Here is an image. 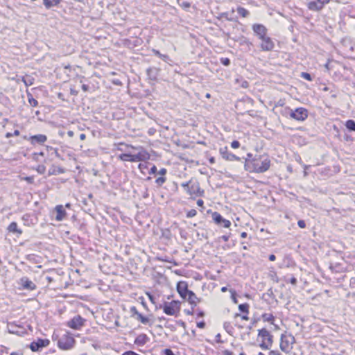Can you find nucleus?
Segmentation results:
<instances>
[{
    "instance_id": "obj_1",
    "label": "nucleus",
    "mask_w": 355,
    "mask_h": 355,
    "mask_svg": "<svg viewBox=\"0 0 355 355\" xmlns=\"http://www.w3.org/2000/svg\"><path fill=\"white\" fill-rule=\"evenodd\" d=\"M131 148L137 151V153H123L119 155V159L123 162H137L146 161L150 159V154L142 146H130Z\"/></svg>"
},
{
    "instance_id": "obj_2",
    "label": "nucleus",
    "mask_w": 355,
    "mask_h": 355,
    "mask_svg": "<svg viewBox=\"0 0 355 355\" xmlns=\"http://www.w3.org/2000/svg\"><path fill=\"white\" fill-rule=\"evenodd\" d=\"M251 170L255 173H264L270 166V160L267 155H259L254 157L250 162Z\"/></svg>"
},
{
    "instance_id": "obj_3",
    "label": "nucleus",
    "mask_w": 355,
    "mask_h": 355,
    "mask_svg": "<svg viewBox=\"0 0 355 355\" xmlns=\"http://www.w3.org/2000/svg\"><path fill=\"white\" fill-rule=\"evenodd\" d=\"M181 187L191 196H202L204 193V191L200 189L199 182L192 179L188 182H182Z\"/></svg>"
},
{
    "instance_id": "obj_4",
    "label": "nucleus",
    "mask_w": 355,
    "mask_h": 355,
    "mask_svg": "<svg viewBox=\"0 0 355 355\" xmlns=\"http://www.w3.org/2000/svg\"><path fill=\"white\" fill-rule=\"evenodd\" d=\"M295 343V338L293 335L291 334H283L280 338V349L282 352L288 354L292 350Z\"/></svg>"
},
{
    "instance_id": "obj_5",
    "label": "nucleus",
    "mask_w": 355,
    "mask_h": 355,
    "mask_svg": "<svg viewBox=\"0 0 355 355\" xmlns=\"http://www.w3.org/2000/svg\"><path fill=\"white\" fill-rule=\"evenodd\" d=\"M159 309H162L163 311L168 315L177 316L180 311V302L176 300H173L170 302H164L160 304Z\"/></svg>"
},
{
    "instance_id": "obj_6",
    "label": "nucleus",
    "mask_w": 355,
    "mask_h": 355,
    "mask_svg": "<svg viewBox=\"0 0 355 355\" xmlns=\"http://www.w3.org/2000/svg\"><path fill=\"white\" fill-rule=\"evenodd\" d=\"M258 336L261 338L259 347L263 349H269L273 343L272 335L266 329L259 330Z\"/></svg>"
},
{
    "instance_id": "obj_7",
    "label": "nucleus",
    "mask_w": 355,
    "mask_h": 355,
    "mask_svg": "<svg viewBox=\"0 0 355 355\" xmlns=\"http://www.w3.org/2000/svg\"><path fill=\"white\" fill-rule=\"evenodd\" d=\"M286 111L289 114L291 118L297 121H303L308 117V111L303 107L296 108L295 110L286 107Z\"/></svg>"
},
{
    "instance_id": "obj_8",
    "label": "nucleus",
    "mask_w": 355,
    "mask_h": 355,
    "mask_svg": "<svg viewBox=\"0 0 355 355\" xmlns=\"http://www.w3.org/2000/svg\"><path fill=\"white\" fill-rule=\"evenodd\" d=\"M74 344L75 339L69 333L62 335L58 342V347L64 350L71 349Z\"/></svg>"
},
{
    "instance_id": "obj_9",
    "label": "nucleus",
    "mask_w": 355,
    "mask_h": 355,
    "mask_svg": "<svg viewBox=\"0 0 355 355\" xmlns=\"http://www.w3.org/2000/svg\"><path fill=\"white\" fill-rule=\"evenodd\" d=\"M50 341L48 339L38 338L31 343L30 348L33 352H37L43 347H47Z\"/></svg>"
},
{
    "instance_id": "obj_10",
    "label": "nucleus",
    "mask_w": 355,
    "mask_h": 355,
    "mask_svg": "<svg viewBox=\"0 0 355 355\" xmlns=\"http://www.w3.org/2000/svg\"><path fill=\"white\" fill-rule=\"evenodd\" d=\"M85 323V320L80 315H76L67 322V326L71 329L78 330Z\"/></svg>"
},
{
    "instance_id": "obj_11",
    "label": "nucleus",
    "mask_w": 355,
    "mask_h": 355,
    "mask_svg": "<svg viewBox=\"0 0 355 355\" xmlns=\"http://www.w3.org/2000/svg\"><path fill=\"white\" fill-rule=\"evenodd\" d=\"M260 40H261L260 46L262 51H270L273 49L275 44L270 37L266 35Z\"/></svg>"
},
{
    "instance_id": "obj_12",
    "label": "nucleus",
    "mask_w": 355,
    "mask_h": 355,
    "mask_svg": "<svg viewBox=\"0 0 355 355\" xmlns=\"http://www.w3.org/2000/svg\"><path fill=\"white\" fill-rule=\"evenodd\" d=\"M219 153L222 157L227 161H240V157L228 151L227 147L220 148Z\"/></svg>"
},
{
    "instance_id": "obj_13",
    "label": "nucleus",
    "mask_w": 355,
    "mask_h": 355,
    "mask_svg": "<svg viewBox=\"0 0 355 355\" xmlns=\"http://www.w3.org/2000/svg\"><path fill=\"white\" fill-rule=\"evenodd\" d=\"M252 30L254 34L260 39L267 35L268 30L265 26L261 24H254L252 25Z\"/></svg>"
},
{
    "instance_id": "obj_14",
    "label": "nucleus",
    "mask_w": 355,
    "mask_h": 355,
    "mask_svg": "<svg viewBox=\"0 0 355 355\" xmlns=\"http://www.w3.org/2000/svg\"><path fill=\"white\" fill-rule=\"evenodd\" d=\"M212 219L218 225H223L224 227H229L231 225V222L222 217V216L215 211L212 214Z\"/></svg>"
},
{
    "instance_id": "obj_15",
    "label": "nucleus",
    "mask_w": 355,
    "mask_h": 355,
    "mask_svg": "<svg viewBox=\"0 0 355 355\" xmlns=\"http://www.w3.org/2000/svg\"><path fill=\"white\" fill-rule=\"evenodd\" d=\"M20 284L26 290L33 291L36 288V285L26 277L20 279Z\"/></svg>"
},
{
    "instance_id": "obj_16",
    "label": "nucleus",
    "mask_w": 355,
    "mask_h": 355,
    "mask_svg": "<svg viewBox=\"0 0 355 355\" xmlns=\"http://www.w3.org/2000/svg\"><path fill=\"white\" fill-rule=\"evenodd\" d=\"M177 291H178V293L180 294V295L184 299L187 298V295L191 291L188 290L187 285L184 282H179L178 284Z\"/></svg>"
},
{
    "instance_id": "obj_17",
    "label": "nucleus",
    "mask_w": 355,
    "mask_h": 355,
    "mask_svg": "<svg viewBox=\"0 0 355 355\" xmlns=\"http://www.w3.org/2000/svg\"><path fill=\"white\" fill-rule=\"evenodd\" d=\"M46 140V136L42 134L33 135L29 138V141L33 145H35V144H43Z\"/></svg>"
},
{
    "instance_id": "obj_18",
    "label": "nucleus",
    "mask_w": 355,
    "mask_h": 355,
    "mask_svg": "<svg viewBox=\"0 0 355 355\" xmlns=\"http://www.w3.org/2000/svg\"><path fill=\"white\" fill-rule=\"evenodd\" d=\"M55 211L57 213V215L55 216V219L58 221L62 220L65 218V216H66V211H65L63 206L62 205H57L55 207Z\"/></svg>"
},
{
    "instance_id": "obj_19",
    "label": "nucleus",
    "mask_w": 355,
    "mask_h": 355,
    "mask_svg": "<svg viewBox=\"0 0 355 355\" xmlns=\"http://www.w3.org/2000/svg\"><path fill=\"white\" fill-rule=\"evenodd\" d=\"M148 340V336L144 334H139L135 338V344L139 345V346H143L147 343Z\"/></svg>"
},
{
    "instance_id": "obj_20",
    "label": "nucleus",
    "mask_w": 355,
    "mask_h": 355,
    "mask_svg": "<svg viewBox=\"0 0 355 355\" xmlns=\"http://www.w3.org/2000/svg\"><path fill=\"white\" fill-rule=\"evenodd\" d=\"M308 8L311 10L318 11L320 10L323 7L318 0L312 1L309 2Z\"/></svg>"
},
{
    "instance_id": "obj_21",
    "label": "nucleus",
    "mask_w": 355,
    "mask_h": 355,
    "mask_svg": "<svg viewBox=\"0 0 355 355\" xmlns=\"http://www.w3.org/2000/svg\"><path fill=\"white\" fill-rule=\"evenodd\" d=\"M188 302L192 305V306H196L197 303L199 302L198 298L196 295V294L193 291H190L189 294L187 296V298Z\"/></svg>"
},
{
    "instance_id": "obj_22",
    "label": "nucleus",
    "mask_w": 355,
    "mask_h": 355,
    "mask_svg": "<svg viewBox=\"0 0 355 355\" xmlns=\"http://www.w3.org/2000/svg\"><path fill=\"white\" fill-rule=\"evenodd\" d=\"M8 230L10 232L17 233L18 234H21L22 233V231L18 229L17 224L15 222H12L9 225V226L8 227Z\"/></svg>"
},
{
    "instance_id": "obj_23",
    "label": "nucleus",
    "mask_w": 355,
    "mask_h": 355,
    "mask_svg": "<svg viewBox=\"0 0 355 355\" xmlns=\"http://www.w3.org/2000/svg\"><path fill=\"white\" fill-rule=\"evenodd\" d=\"M61 0H43V3L46 8L49 9L53 6L58 5Z\"/></svg>"
},
{
    "instance_id": "obj_24",
    "label": "nucleus",
    "mask_w": 355,
    "mask_h": 355,
    "mask_svg": "<svg viewBox=\"0 0 355 355\" xmlns=\"http://www.w3.org/2000/svg\"><path fill=\"white\" fill-rule=\"evenodd\" d=\"M153 53L158 56L159 58H161L163 61L166 62H169V61H171L168 55H165V54H162L158 50H156V49H153Z\"/></svg>"
},
{
    "instance_id": "obj_25",
    "label": "nucleus",
    "mask_w": 355,
    "mask_h": 355,
    "mask_svg": "<svg viewBox=\"0 0 355 355\" xmlns=\"http://www.w3.org/2000/svg\"><path fill=\"white\" fill-rule=\"evenodd\" d=\"M27 97H28V101L29 104L33 107H36L38 105V102L36 99H35L33 96V95L27 91Z\"/></svg>"
},
{
    "instance_id": "obj_26",
    "label": "nucleus",
    "mask_w": 355,
    "mask_h": 355,
    "mask_svg": "<svg viewBox=\"0 0 355 355\" xmlns=\"http://www.w3.org/2000/svg\"><path fill=\"white\" fill-rule=\"evenodd\" d=\"M237 12L243 17H247L250 15L249 11L245 8L239 6L236 8Z\"/></svg>"
},
{
    "instance_id": "obj_27",
    "label": "nucleus",
    "mask_w": 355,
    "mask_h": 355,
    "mask_svg": "<svg viewBox=\"0 0 355 355\" xmlns=\"http://www.w3.org/2000/svg\"><path fill=\"white\" fill-rule=\"evenodd\" d=\"M147 73L151 79L155 80L157 77V69L156 68L148 69Z\"/></svg>"
},
{
    "instance_id": "obj_28",
    "label": "nucleus",
    "mask_w": 355,
    "mask_h": 355,
    "mask_svg": "<svg viewBox=\"0 0 355 355\" xmlns=\"http://www.w3.org/2000/svg\"><path fill=\"white\" fill-rule=\"evenodd\" d=\"M252 155L251 153L247 154V157L245 158V168L246 170H251V164L250 162L252 159Z\"/></svg>"
},
{
    "instance_id": "obj_29",
    "label": "nucleus",
    "mask_w": 355,
    "mask_h": 355,
    "mask_svg": "<svg viewBox=\"0 0 355 355\" xmlns=\"http://www.w3.org/2000/svg\"><path fill=\"white\" fill-rule=\"evenodd\" d=\"M249 308L250 306L247 303L241 304L239 305V309L241 312L243 313L248 314L249 313Z\"/></svg>"
},
{
    "instance_id": "obj_30",
    "label": "nucleus",
    "mask_w": 355,
    "mask_h": 355,
    "mask_svg": "<svg viewBox=\"0 0 355 355\" xmlns=\"http://www.w3.org/2000/svg\"><path fill=\"white\" fill-rule=\"evenodd\" d=\"M346 128L351 131H355V121L354 120H347L345 123Z\"/></svg>"
},
{
    "instance_id": "obj_31",
    "label": "nucleus",
    "mask_w": 355,
    "mask_h": 355,
    "mask_svg": "<svg viewBox=\"0 0 355 355\" xmlns=\"http://www.w3.org/2000/svg\"><path fill=\"white\" fill-rule=\"evenodd\" d=\"M135 318L144 324H146L149 322V319L147 317L144 316L141 313L138 314Z\"/></svg>"
},
{
    "instance_id": "obj_32",
    "label": "nucleus",
    "mask_w": 355,
    "mask_h": 355,
    "mask_svg": "<svg viewBox=\"0 0 355 355\" xmlns=\"http://www.w3.org/2000/svg\"><path fill=\"white\" fill-rule=\"evenodd\" d=\"M22 81L26 86H31L33 84V78L30 76L23 77Z\"/></svg>"
},
{
    "instance_id": "obj_33",
    "label": "nucleus",
    "mask_w": 355,
    "mask_h": 355,
    "mask_svg": "<svg viewBox=\"0 0 355 355\" xmlns=\"http://www.w3.org/2000/svg\"><path fill=\"white\" fill-rule=\"evenodd\" d=\"M64 173V169L60 167H58L57 168H54L53 169L49 170V175H55L57 173Z\"/></svg>"
},
{
    "instance_id": "obj_34",
    "label": "nucleus",
    "mask_w": 355,
    "mask_h": 355,
    "mask_svg": "<svg viewBox=\"0 0 355 355\" xmlns=\"http://www.w3.org/2000/svg\"><path fill=\"white\" fill-rule=\"evenodd\" d=\"M262 319L266 322H272L274 320V316L271 313H264L262 315Z\"/></svg>"
},
{
    "instance_id": "obj_35",
    "label": "nucleus",
    "mask_w": 355,
    "mask_h": 355,
    "mask_svg": "<svg viewBox=\"0 0 355 355\" xmlns=\"http://www.w3.org/2000/svg\"><path fill=\"white\" fill-rule=\"evenodd\" d=\"M36 171L40 174H44L46 171V167L44 165H38L37 167L36 168Z\"/></svg>"
},
{
    "instance_id": "obj_36",
    "label": "nucleus",
    "mask_w": 355,
    "mask_h": 355,
    "mask_svg": "<svg viewBox=\"0 0 355 355\" xmlns=\"http://www.w3.org/2000/svg\"><path fill=\"white\" fill-rule=\"evenodd\" d=\"M230 292L231 293V298H232L233 302L234 304H237L238 303V300H237L236 297V291L234 290L231 289L230 291Z\"/></svg>"
},
{
    "instance_id": "obj_37",
    "label": "nucleus",
    "mask_w": 355,
    "mask_h": 355,
    "mask_svg": "<svg viewBox=\"0 0 355 355\" xmlns=\"http://www.w3.org/2000/svg\"><path fill=\"white\" fill-rule=\"evenodd\" d=\"M197 214V211L196 209H191L189 210L187 214V218H192V217H194Z\"/></svg>"
},
{
    "instance_id": "obj_38",
    "label": "nucleus",
    "mask_w": 355,
    "mask_h": 355,
    "mask_svg": "<svg viewBox=\"0 0 355 355\" xmlns=\"http://www.w3.org/2000/svg\"><path fill=\"white\" fill-rule=\"evenodd\" d=\"M166 182V178L164 177H160L156 179L155 182L161 186Z\"/></svg>"
},
{
    "instance_id": "obj_39",
    "label": "nucleus",
    "mask_w": 355,
    "mask_h": 355,
    "mask_svg": "<svg viewBox=\"0 0 355 355\" xmlns=\"http://www.w3.org/2000/svg\"><path fill=\"white\" fill-rule=\"evenodd\" d=\"M130 313H132V316L134 317H137L138 315V314H139L140 313L137 311V308L135 306H132L130 308Z\"/></svg>"
},
{
    "instance_id": "obj_40",
    "label": "nucleus",
    "mask_w": 355,
    "mask_h": 355,
    "mask_svg": "<svg viewBox=\"0 0 355 355\" xmlns=\"http://www.w3.org/2000/svg\"><path fill=\"white\" fill-rule=\"evenodd\" d=\"M301 77L309 81L312 80L311 75L306 72H302L301 73Z\"/></svg>"
},
{
    "instance_id": "obj_41",
    "label": "nucleus",
    "mask_w": 355,
    "mask_h": 355,
    "mask_svg": "<svg viewBox=\"0 0 355 355\" xmlns=\"http://www.w3.org/2000/svg\"><path fill=\"white\" fill-rule=\"evenodd\" d=\"M248 314L245 313L244 315H241L240 313H235L234 317H241L242 320H248L249 317L248 316Z\"/></svg>"
},
{
    "instance_id": "obj_42",
    "label": "nucleus",
    "mask_w": 355,
    "mask_h": 355,
    "mask_svg": "<svg viewBox=\"0 0 355 355\" xmlns=\"http://www.w3.org/2000/svg\"><path fill=\"white\" fill-rule=\"evenodd\" d=\"M220 62L225 66H228L230 64V60L228 58H222L220 59Z\"/></svg>"
},
{
    "instance_id": "obj_43",
    "label": "nucleus",
    "mask_w": 355,
    "mask_h": 355,
    "mask_svg": "<svg viewBox=\"0 0 355 355\" xmlns=\"http://www.w3.org/2000/svg\"><path fill=\"white\" fill-rule=\"evenodd\" d=\"M180 6L185 9L189 8L191 6L190 3L187 1H182L180 3Z\"/></svg>"
},
{
    "instance_id": "obj_44",
    "label": "nucleus",
    "mask_w": 355,
    "mask_h": 355,
    "mask_svg": "<svg viewBox=\"0 0 355 355\" xmlns=\"http://www.w3.org/2000/svg\"><path fill=\"white\" fill-rule=\"evenodd\" d=\"M231 146L232 148H238L240 146V143L238 141H233L231 143Z\"/></svg>"
},
{
    "instance_id": "obj_45",
    "label": "nucleus",
    "mask_w": 355,
    "mask_h": 355,
    "mask_svg": "<svg viewBox=\"0 0 355 355\" xmlns=\"http://www.w3.org/2000/svg\"><path fill=\"white\" fill-rule=\"evenodd\" d=\"M297 225L300 228H305L306 227V223L303 220H300L297 222Z\"/></svg>"
},
{
    "instance_id": "obj_46",
    "label": "nucleus",
    "mask_w": 355,
    "mask_h": 355,
    "mask_svg": "<svg viewBox=\"0 0 355 355\" xmlns=\"http://www.w3.org/2000/svg\"><path fill=\"white\" fill-rule=\"evenodd\" d=\"M23 179L30 184H32L34 182V178L33 176L25 177Z\"/></svg>"
},
{
    "instance_id": "obj_47",
    "label": "nucleus",
    "mask_w": 355,
    "mask_h": 355,
    "mask_svg": "<svg viewBox=\"0 0 355 355\" xmlns=\"http://www.w3.org/2000/svg\"><path fill=\"white\" fill-rule=\"evenodd\" d=\"M349 286L352 288H355V277H352L349 280Z\"/></svg>"
},
{
    "instance_id": "obj_48",
    "label": "nucleus",
    "mask_w": 355,
    "mask_h": 355,
    "mask_svg": "<svg viewBox=\"0 0 355 355\" xmlns=\"http://www.w3.org/2000/svg\"><path fill=\"white\" fill-rule=\"evenodd\" d=\"M164 354L165 355H175L173 351L170 349H164Z\"/></svg>"
},
{
    "instance_id": "obj_49",
    "label": "nucleus",
    "mask_w": 355,
    "mask_h": 355,
    "mask_svg": "<svg viewBox=\"0 0 355 355\" xmlns=\"http://www.w3.org/2000/svg\"><path fill=\"white\" fill-rule=\"evenodd\" d=\"M268 355H282L278 350H271Z\"/></svg>"
},
{
    "instance_id": "obj_50",
    "label": "nucleus",
    "mask_w": 355,
    "mask_h": 355,
    "mask_svg": "<svg viewBox=\"0 0 355 355\" xmlns=\"http://www.w3.org/2000/svg\"><path fill=\"white\" fill-rule=\"evenodd\" d=\"M156 172H157V167H156L155 165H153V166L151 167V168H150V174H154V173H155Z\"/></svg>"
},
{
    "instance_id": "obj_51",
    "label": "nucleus",
    "mask_w": 355,
    "mask_h": 355,
    "mask_svg": "<svg viewBox=\"0 0 355 355\" xmlns=\"http://www.w3.org/2000/svg\"><path fill=\"white\" fill-rule=\"evenodd\" d=\"M197 205L199 206V207H203V205H204V201L201 199H199L197 200Z\"/></svg>"
},
{
    "instance_id": "obj_52",
    "label": "nucleus",
    "mask_w": 355,
    "mask_h": 355,
    "mask_svg": "<svg viewBox=\"0 0 355 355\" xmlns=\"http://www.w3.org/2000/svg\"><path fill=\"white\" fill-rule=\"evenodd\" d=\"M290 282L291 284H292L293 285H296L297 284V279L295 277H292L291 279H290Z\"/></svg>"
},
{
    "instance_id": "obj_53",
    "label": "nucleus",
    "mask_w": 355,
    "mask_h": 355,
    "mask_svg": "<svg viewBox=\"0 0 355 355\" xmlns=\"http://www.w3.org/2000/svg\"><path fill=\"white\" fill-rule=\"evenodd\" d=\"M82 89L84 91V92H87L89 90V86L87 85H85L83 84L82 85Z\"/></svg>"
},
{
    "instance_id": "obj_54",
    "label": "nucleus",
    "mask_w": 355,
    "mask_h": 355,
    "mask_svg": "<svg viewBox=\"0 0 355 355\" xmlns=\"http://www.w3.org/2000/svg\"><path fill=\"white\" fill-rule=\"evenodd\" d=\"M166 173V168H162L159 171V174H160L162 175H164Z\"/></svg>"
},
{
    "instance_id": "obj_55",
    "label": "nucleus",
    "mask_w": 355,
    "mask_h": 355,
    "mask_svg": "<svg viewBox=\"0 0 355 355\" xmlns=\"http://www.w3.org/2000/svg\"><path fill=\"white\" fill-rule=\"evenodd\" d=\"M320 3H321L322 6L323 7L324 4L329 3V0H318Z\"/></svg>"
},
{
    "instance_id": "obj_56",
    "label": "nucleus",
    "mask_w": 355,
    "mask_h": 355,
    "mask_svg": "<svg viewBox=\"0 0 355 355\" xmlns=\"http://www.w3.org/2000/svg\"><path fill=\"white\" fill-rule=\"evenodd\" d=\"M197 326H198L199 328H204V327H205V322H198V323L197 324Z\"/></svg>"
},
{
    "instance_id": "obj_57",
    "label": "nucleus",
    "mask_w": 355,
    "mask_h": 355,
    "mask_svg": "<svg viewBox=\"0 0 355 355\" xmlns=\"http://www.w3.org/2000/svg\"><path fill=\"white\" fill-rule=\"evenodd\" d=\"M230 236L227 235H223L221 236V239H223L224 241H227L229 240Z\"/></svg>"
},
{
    "instance_id": "obj_58",
    "label": "nucleus",
    "mask_w": 355,
    "mask_h": 355,
    "mask_svg": "<svg viewBox=\"0 0 355 355\" xmlns=\"http://www.w3.org/2000/svg\"><path fill=\"white\" fill-rule=\"evenodd\" d=\"M282 114L285 116H289V114L286 111V107L282 110Z\"/></svg>"
},
{
    "instance_id": "obj_59",
    "label": "nucleus",
    "mask_w": 355,
    "mask_h": 355,
    "mask_svg": "<svg viewBox=\"0 0 355 355\" xmlns=\"http://www.w3.org/2000/svg\"><path fill=\"white\" fill-rule=\"evenodd\" d=\"M220 334H218L216 336V340L217 343H221L220 340Z\"/></svg>"
},
{
    "instance_id": "obj_60",
    "label": "nucleus",
    "mask_w": 355,
    "mask_h": 355,
    "mask_svg": "<svg viewBox=\"0 0 355 355\" xmlns=\"http://www.w3.org/2000/svg\"><path fill=\"white\" fill-rule=\"evenodd\" d=\"M275 259H276V257H275L274 254H270V255L269 256V260H270V261H275Z\"/></svg>"
},
{
    "instance_id": "obj_61",
    "label": "nucleus",
    "mask_w": 355,
    "mask_h": 355,
    "mask_svg": "<svg viewBox=\"0 0 355 355\" xmlns=\"http://www.w3.org/2000/svg\"><path fill=\"white\" fill-rule=\"evenodd\" d=\"M148 298L150 300V302L153 303H155L153 296L150 294H148Z\"/></svg>"
},
{
    "instance_id": "obj_62",
    "label": "nucleus",
    "mask_w": 355,
    "mask_h": 355,
    "mask_svg": "<svg viewBox=\"0 0 355 355\" xmlns=\"http://www.w3.org/2000/svg\"><path fill=\"white\" fill-rule=\"evenodd\" d=\"M67 135L69 137H72L74 135V133L72 130H69L67 132Z\"/></svg>"
},
{
    "instance_id": "obj_63",
    "label": "nucleus",
    "mask_w": 355,
    "mask_h": 355,
    "mask_svg": "<svg viewBox=\"0 0 355 355\" xmlns=\"http://www.w3.org/2000/svg\"><path fill=\"white\" fill-rule=\"evenodd\" d=\"M85 138H86V136H85V134H83H83H81V135H80V139L82 141L85 140Z\"/></svg>"
},
{
    "instance_id": "obj_64",
    "label": "nucleus",
    "mask_w": 355,
    "mask_h": 355,
    "mask_svg": "<svg viewBox=\"0 0 355 355\" xmlns=\"http://www.w3.org/2000/svg\"><path fill=\"white\" fill-rule=\"evenodd\" d=\"M10 355H23L21 353L19 352H12Z\"/></svg>"
}]
</instances>
